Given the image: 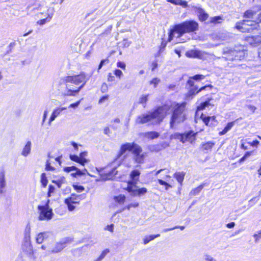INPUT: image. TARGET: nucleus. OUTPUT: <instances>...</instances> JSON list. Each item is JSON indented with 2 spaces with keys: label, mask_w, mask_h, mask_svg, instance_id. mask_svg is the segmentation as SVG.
I'll return each instance as SVG.
<instances>
[{
  "label": "nucleus",
  "mask_w": 261,
  "mask_h": 261,
  "mask_svg": "<svg viewBox=\"0 0 261 261\" xmlns=\"http://www.w3.org/2000/svg\"><path fill=\"white\" fill-rule=\"evenodd\" d=\"M171 111V107L165 105L159 107L153 111L149 112L147 114H144L138 116L136 122L138 124H144L151 122L153 124L160 123Z\"/></svg>",
  "instance_id": "1"
},
{
  "label": "nucleus",
  "mask_w": 261,
  "mask_h": 261,
  "mask_svg": "<svg viewBox=\"0 0 261 261\" xmlns=\"http://www.w3.org/2000/svg\"><path fill=\"white\" fill-rule=\"evenodd\" d=\"M63 82L60 90L61 95L64 96H75L82 88L81 73L78 75L66 76Z\"/></svg>",
  "instance_id": "2"
},
{
  "label": "nucleus",
  "mask_w": 261,
  "mask_h": 261,
  "mask_svg": "<svg viewBox=\"0 0 261 261\" xmlns=\"http://www.w3.org/2000/svg\"><path fill=\"white\" fill-rule=\"evenodd\" d=\"M198 29V23L194 20L184 21L176 24L170 31L169 35V41H170L173 37L179 38L186 33L193 32Z\"/></svg>",
  "instance_id": "3"
},
{
  "label": "nucleus",
  "mask_w": 261,
  "mask_h": 261,
  "mask_svg": "<svg viewBox=\"0 0 261 261\" xmlns=\"http://www.w3.org/2000/svg\"><path fill=\"white\" fill-rule=\"evenodd\" d=\"M126 151H131L133 154V160L137 163L142 164L145 158L144 153L142 148L135 143H126L121 145L120 152L117 155L116 161H117L122 154Z\"/></svg>",
  "instance_id": "4"
},
{
  "label": "nucleus",
  "mask_w": 261,
  "mask_h": 261,
  "mask_svg": "<svg viewBox=\"0 0 261 261\" xmlns=\"http://www.w3.org/2000/svg\"><path fill=\"white\" fill-rule=\"evenodd\" d=\"M186 102L176 103L170 121L171 128H173L175 124L182 122L186 120Z\"/></svg>",
  "instance_id": "5"
},
{
  "label": "nucleus",
  "mask_w": 261,
  "mask_h": 261,
  "mask_svg": "<svg viewBox=\"0 0 261 261\" xmlns=\"http://www.w3.org/2000/svg\"><path fill=\"white\" fill-rule=\"evenodd\" d=\"M259 22H261V12L258 14L257 17L255 19L243 20L237 22L235 27L237 30L242 33L250 32L257 29Z\"/></svg>",
  "instance_id": "6"
},
{
  "label": "nucleus",
  "mask_w": 261,
  "mask_h": 261,
  "mask_svg": "<svg viewBox=\"0 0 261 261\" xmlns=\"http://www.w3.org/2000/svg\"><path fill=\"white\" fill-rule=\"evenodd\" d=\"M223 58L226 60L237 61L243 60L246 55L244 49L225 48L223 50Z\"/></svg>",
  "instance_id": "7"
},
{
  "label": "nucleus",
  "mask_w": 261,
  "mask_h": 261,
  "mask_svg": "<svg viewBox=\"0 0 261 261\" xmlns=\"http://www.w3.org/2000/svg\"><path fill=\"white\" fill-rule=\"evenodd\" d=\"M48 200L45 205H38V209L39 210L38 220L40 221L46 220L48 221L52 219L54 215L53 210L49 208Z\"/></svg>",
  "instance_id": "8"
},
{
  "label": "nucleus",
  "mask_w": 261,
  "mask_h": 261,
  "mask_svg": "<svg viewBox=\"0 0 261 261\" xmlns=\"http://www.w3.org/2000/svg\"><path fill=\"white\" fill-rule=\"evenodd\" d=\"M81 200V195H76L73 194L70 197L65 199L64 202L67 205L68 210L72 211L75 208V205L79 204Z\"/></svg>",
  "instance_id": "9"
},
{
  "label": "nucleus",
  "mask_w": 261,
  "mask_h": 261,
  "mask_svg": "<svg viewBox=\"0 0 261 261\" xmlns=\"http://www.w3.org/2000/svg\"><path fill=\"white\" fill-rule=\"evenodd\" d=\"M72 242V239L70 238H65L62 239L60 242H57L54 247H53L51 252L53 253H57L61 251L64 248H65L67 244Z\"/></svg>",
  "instance_id": "10"
},
{
  "label": "nucleus",
  "mask_w": 261,
  "mask_h": 261,
  "mask_svg": "<svg viewBox=\"0 0 261 261\" xmlns=\"http://www.w3.org/2000/svg\"><path fill=\"white\" fill-rule=\"evenodd\" d=\"M195 135L196 134L193 131H190L183 134L176 133L174 135V136L175 138L179 139L182 143L187 141L192 142L195 139Z\"/></svg>",
  "instance_id": "11"
},
{
  "label": "nucleus",
  "mask_w": 261,
  "mask_h": 261,
  "mask_svg": "<svg viewBox=\"0 0 261 261\" xmlns=\"http://www.w3.org/2000/svg\"><path fill=\"white\" fill-rule=\"evenodd\" d=\"M126 190L130 193V195L133 196L141 197L147 192V189L146 188H138L136 185V186H129L126 187Z\"/></svg>",
  "instance_id": "12"
},
{
  "label": "nucleus",
  "mask_w": 261,
  "mask_h": 261,
  "mask_svg": "<svg viewBox=\"0 0 261 261\" xmlns=\"http://www.w3.org/2000/svg\"><path fill=\"white\" fill-rule=\"evenodd\" d=\"M140 173V172L138 170L136 169L133 170L129 175L131 180L128 181L127 187H129V186H136L138 181Z\"/></svg>",
  "instance_id": "13"
},
{
  "label": "nucleus",
  "mask_w": 261,
  "mask_h": 261,
  "mask_svg": "<svg viewBox=\"0 0 261 261\" xmlns=\"http://www.w3.org/2000/svg\"><path fill=\"white\" fill-rule=\"evenodd\" d=\"M201 118L203 120V122L207 126H215L217 125L218 122L217 120L216 119V117L215 116H206L203 114L201 115Z\"/></svg>",
  "instance_id": "14"
},
{
  "label": "nucleus",
  "mask_w": 261,
  "mask_h": 261,
  "mask_svg": "<svg viewBox=\"0 0 261 261\" xmlns=\"http://www.w3.org/2000/svg\"><path fill=\"white\" fill-rule=\"evenodd\" d=\"M55 12V10L54 8H49L47 9V13L46 14L47 15V16L45 18L41 19L39 20H38L37 22V23L39 25H43L46 22H49L52 18L53 15Z\"/></svg>",
  "instance_id": "15"
},
{
  "label": "nucleus",
  "mask_w": 261,
  "mask_h": 261,
  "mask_svg": "<svg viewBox=\"0 0 261 261\" xmlns=\"http://www.w3.org/2000/svg\"><path fill=\"white\" fill-rule=\"evenodd\" d=\"M261 9V6L254 7L246 11L244 14V17L248 19H254L258 10Z\"/></svg>",
  "instance_id": "16"
},
{
  "label": "nucleus",
  "mask_w": 261,
  "mask_h": 261,
  "mask_svg": "<svg viewBox=\"0 0 261 261\" xmlns=\"http://www.w3.org/2000/svg\"><path fill=\"white\" fill-rule=\"evenodd\" d=\"M229 34L226 32H219L214 35L213 38L216 41H226L229 39Z\"/></svg>",
  "instance_id": "17"
},
{
  "label": "nucleus",
  "mask_w": 261,
  "mask_h": 261,
  "mask_svg": "<svg viewBox=\"0 0 261 261\" xmlns=\"http://www.w3.org/2000/svg\"><path fill=\"white\" fill-rule=\"evenodd\" d=\"M186 56L188 58L201 59L203 56V53L200 50L191 49L186 53Z\"/></svg>",
  "instance_id": "18"
},
{
  "label": "nucleus",
  "mask_w": 261,
  "mask_h": 261,
  "mask_svg": "<svg viewBox=\"0 0 261 261\" xmlns=\"http://www.w3.org/2000/svg\"><path fill=\"white\" fill-rule=\"evenodd\" d=\"M66 109V107L57 108L55 109L51 113L48 121V124L50 125L51 123L54 121L57 117L59 116L61 112Z\"/></svg>",
  "instance_id": "19"
},
{
  "label": "nucleus",
  "mask_w": 261,
  "mask_h": 261,
  "mask_svg": "<svg viewBox=\"0 0 261 261\" xmlns=\"http://www.w3.org/2000/svg\"><path fill=\"white\" fill-rule=\"evenodd\" d=\"M212 86L211 85L205 86L198 89V88L197 87H191V89H190L188 93V95L189 96L195 95L196 94L198 93L199 92L204 90H205L207 88H208L210 90H211L212 89Z\"/></svg>",
  "instance_id": "20"
},
{
  "label": "nucleus",
  "mask_w": 261,
  "mask_h": 261,
  "mask_svg": "<svg viewBox=\"0 0 261 261\" xmlns=\"http://www.w3.org/2000/svg\"><path fill=\"white\" fill-rule=\"evenodd\" d=\"M82 39H75L71 43V48L73 51L80 53L81 50Z\"/></svg>",
  "instance_id": "21"
},
{
  "label": "nucleus",
  "mask_w": 261,
  "mask_h": 261,
  "mask_svg": "<svg viewBox=\"0 0 261 261\" xmlns=\"http://www.w3.org/2000/svg\"><path fill=\"white\" fill-rule=\"evenodd\" d=\"M247 41L251 45L255 46L261 43V36H250L247 38Z\"/></svg>",
  "instance_id": "22"
},
{
  "label": "nucleus",
  "mask_w": 261,
  "mask_h": 261,
  "mask_svg": "<svg viewBox=\"0 0 261 261\" xmlns=\"http://www.w3.org/2000/svg\"><path fill=\"white\" fill-rule=\"evenodd\" d=\"M117 171L116 170V169L114 168L111 171L108 173H106L104 174L101 175V178L103 180H113L114 177V175L116 174Z\"/></svg>",
  "instance_id": "23"
},
{
  "label": "nucleus",
  "mask_w": 261,
  "mask_h": 261,
  "mask_svg": "<svg viewBox=\"0 0 261 261\" xmlns=\"http://www.w3.org/2000/svg\"><path fill=\"white\" fill-rule=\"evenodd\" d=\"M197 10L200 20L205 21L208 18V15L205 12L204 9L201 8H198Z\"/></svg>",
  "instance_id": "24"
},
{
  "label": "nucleus",
  "mask_w": 261,
  "mask_h": 261,
  "mask_svg": "<svg viewBox=\"0 0 261 261\" xmlns=\"http://www.w3.org/2000/svg\"><path fill=\"white\" fill-rule=\"evenodd\" d=\"M31 142L28 141L23 147L21 154L23 156H27L31 152Z\"/></svg>",
  "instance_id": "25"
},
{
  "label": "nucleus",
  "mask_w": 261,
  "mask_h": 261,
  "mask_svg": "<svg viewBox=\"0 0 261 261\" xmlns=\"http://www.w3.org/2000/svg\"><path fill=\"white\" fill-rule=\"evenodd\" d=\"M234 125V121L230 122L227 123L224 128L220 132L219 134L220 136H222L226 134L229 130H230Z\"/></svg>",
  "instance_id": "26"
},
{
  "label": "nucleus",
  "mask_w": 261,
  "mask_h": 261,
  "mask_svg": "<svg viewBox=\"0 0 261 261\" xmlns=\"http://www.w3.org/2000/svg\"><path fill=\"white\" fill-rule=\"evenodd\" d=\"M143 136L150 139L157 138L159 136V134L156 132H149L143 134Z\"/></svg>",
  "instance_id": "27"
},
{
  "label": "nucleus",
  "mask_w": 261,
  "mask_h": 261,
  "mask_svg": "<svg viewBox=\"0 0 261 261\" xmlns=\"http://www.w3.org/2000/svg\"><path fill=\"white\" fill-rule=\"evenodd\" d=\"M6 186L5 173L4 170L0 171V188H5Z\"/></svg>",
  "instance_id": "28"
},
{
  "label": "nucleus",
  "mask_w": 261,
  "mask_h": 261,
  "mask_svg": "<svg viewBox=\"0 0 261 261\" xmlns=\"http://www.w3.org/2000/svg\"><path fill=\"white\" fill-rule=\"evenodd\" d=\"M167 1L175 5L181 6L184 8L188 6L187 2L182 0H167Z\"/></svg>",
  "instance_id": "29"
},
{
  "label": "nucleus",
  "mask_w": 261,
  "mask_h": 261,
  "mask_svg": "<svg viewBox=\"0 0 261 261\" xmlns=\"http://www.w3.org/2000/svg\"><path fill=\"white\" fill-rule=\"evenodd\" d=\"M47 237V232H40L39 234H38L37 237H36V242L38 244H41L44 239Z\"/></svg>",
  "instance_id": "30"
},
{
  "label": "nucleus",
  "mask_w": 261,
  "mask_h": 261,
  "mask_svg": "<svg viewBox=\"0 0 261 261\" xmlns=\"http://www.w3.org/2000/svg\"><path fill=\"white\" fill-rule=\"evenodd\" d=\"M204 187V184L200 185L198 187L191 191L190 195L191 196H195L198 195Z\"/></svg>",
  "instance_id": "31"
},
{
  "label": "nucleus",
  "mask_w": 261,
  "mask_h": 261,
  "mask_svg": "<svg viewBox=\"0 0 261 261\" xmlns=\"http://www.w3.org/2000/svg\"><path fill=\"white\" fill-rule=\"evenodd\" d=\"M210 19V23L214 24L220 23L223 20V17L220 16L212 17Z\"/></svg>",
  "instance_id": "32"
},
{
  "label": "nucleus",
  "mask_w": 261,
  "mask_h": 261,
  "mask_svg": "<svg viewBox=\"0 0 261 261\" xmlns=\"http://www.w3.org/2000/svg\"><path fill=\"white\" fill-rule=\"evenodd\" d=\"M185 175V173L183 172H177L174 174V177L179 183L181 184L184 179Z\"/></svg>",
  "instance_id": "33"
},
{
  "label": "nucleus",
  "mask_w": 261,
  "mask_h": 261,
  "mask_svg": "<svg viewBox=\"0 0 261 261\" xmlns=\"http://www.w3.org/2000/svg\"><path fill=\"white\" fill-rule=\"evenodd\" d=\"M160 236V234H158L156 235H150L148 236H146L143 239V242L145 245L148 244L150 241L153 240L155 238L159 237Z\"/></svg>",
  "instance_id": "34"
},
{
  "label": "nucleus",
  "mask_w": 261,
  "mask_h": 261,
  "mask_svg": "<svg viewBox=\"0 0 261 261\" xmlns=\"http://www.w3.org/2000/svg\"><path fill=\"white\" fill-rule=\"evenodd\" d=\"M211 100V99H209L208 100H206L204 102L201 103L200 105L199 106H198L197 110H202L204 109L206 107H208L209 106L212 105L210 103Z\"/></svg>",
  "instance_id": "35"
},
{
  "label": "nucleus",
  "mask_w": 261,
  "mask_h": 261,
  "mask_svg": "<svg viewBox=\"0 0 261 261\" xmlns=\"http://www.w3.org/2000/svg\"><path fill=\"white\" fill-rule=\"evenodd\" d=\"M71 160L82 164V152L80 153V156L76 155H70Z\"/></svg>",
  "instance_id": "36"
},
{
  "label": "nucleus",
  "mask_w": 261,
  "mask_h": 261,
  "mask_svg": "<svg viewBox=\"0 0 261 261\" xmlns=\"http://www.w3.org/2000/svg\"><path fill=\"white\" fill-rule=\"evenodd\" d=\"M253 237L254 239L255 243H258L261 240V229L256 231L253 235Z\"/></svg>",
  "instance_id": "37"
},
{
  "label": "nucleus",
  "mask_w": 261,
  "mask_h": 261,
  "mask_svg": "<svg viewBox=\"0 0 261 261\" xmlns=\"http://www.w3.org/2000/svg\"><path fill=\"white\" fill-rule=\"evenodd\" d=\"M114 199L116 202L121 204L124 203L125 200V196L124 195H120L118 196H115Z\"/></svg>",
  "instance_id": "38"
},
{
  "label": "nucleus",
  "mask_w": 261,
  "mask_h": 261,
  "mask_svg": "<svg viewBox=\"0 0 261 261\" xmlns=\"http://www.w3.org/2000/svg\"><path fill=\"white\" fill-rule=\"evenodd\" d=\"M109 252V249H105L101 252L99 256L95 261H101Z\"/></svg>",
  "instance_id": "39"
},
{
  "label": "nucleus",
  "mask_w": 261,
  "mask_h": 261,
  "mask_svg": "<svg viewBox=\"0 0 261 261\" xmlns=\"http://www.w3.org/2000/svg\"><path fill=\"white\" fill-rule=\"evenodd\" d=\"M214 144L212 142H207L205 144H204L202 146L203 149L204 150H210L213 147Z\"/></svg>",
  "instance_id": "40"
},
{
  "label": "nucleus",
  "mask_w": 261,
  "mask_h": 261,
  "mask_svg": "<svg viewBox=\"0 0 261 261\" xmlns=\"http://www.w3.org/2000/svg\"><path fill=\"white\" fill-rule=\"evenodd\" d=\"M160 82V80L157 77L153 78L151 81H150L149 84L153 85L154 87H156L158 84Z\"/></svg>",
  "instance_id": "41"
},
{
  "label": "nucleus",
  "mask_w": 261,
  "mask_h": 261,
  "mask_svg": "<svg viewBox=\"0 0 261 261\" xmlns=\"http://www.w3.org/2000/svg\"><path fill=\"white\" fill-rule=\"evenodd\" d=\"M148 95H143L139 99V103L141 104L146 103L148 100Z\"/></svg>",
  "instance_id": "42"
},
{
  "label": "nucleus",
  "mask_w": 261,
  "mask_h": 261,
  "mask_svg": "<svg viewBox=\"0 0 261 261\" xmlns=\"http://www.w3.org/2000/svg\"><path fill=\"white\" fill-rule=\"evenodd\" d=\"M47 179L45 177V174L42 173L41 174V182L43 187H46L47 184Z\"/></svg>",
  "instance_id": "43"
},
{
  "label": "nucleus",
  "mask_w": 261,
  "mask_h": 261,
  "mask_svg": "<svg viewBox=\"0 0 261 261\" xmlns=\"http://www.w3.org/2000/svg\"><path fill=\"white\" fill-rule=\"evenodd\" d=\"M76 170H77V168L73 166L71 167H67L64 168V171L66 172H70Z\"/></svg>",
  "instance_id": "44"
},
{
  "label": "nucleus",
  "mask_w": 261,
  "mask_h": 261,
  "mask_svg": "<svg viewBox=\"0 0 261 261\" xmlns=\"http://www.w3.org/2000/svg\"><path fill=\"white\" fill-rule=\"evenodd\" d=\"M191 78L193 80L199 81V80L203 79L204 78V76L203 75H201V74H197L193 76H192Z\"/></svg>",
  "instance_id": "45"
},
{
  "label": "nucleus",
  "mask_w": 261,
  "mask_h": 261,
  "mask_svg": "<svg viewBox=\"0 0 261 261\" xmlns=\"http://www.w3.org/2000/svg\"><path fill=\"white\" fill-rule=\"evenodd\" d=\"M158 182L160 185L165 186L166 190H167L169 187H171L169 184L162 179H158Z\"/></svg>",
  "instance_id": "46"
},
{
  "label": "nucleus",
  "mask_w": 261,
  "mask_h": 261,
  "mask_svg": "<svg viewBox=\"0 0 261 261\" xmlns=\"http://www.w3.org/2000/svg\"><path fill=\"white\" fill-rule=\"evenodd\" d=\"M80 103H81V100H79V101H76L75 103L70 104L68 106V108L75 109L80 105Z\"/></svg>",
  "instance_id": "47"
},
{
  "label": "nucleus",
  "mask_w": 261,
  "mask_h": 261,
  "mask_svg": "<svg viewBox=\"0 0 261 261\" xmlns=\"http://www.w3.org/2000/svg\"><path fill=\"white\" fill-rule=\"evenodd\" d=\"M87 152L85 151H83V166L85 165V164L89 162L88 159H86L85 157L87 156Z\"/></svg>",
  "instance_id": "48"
},
{
  "label": "nucleus",
  "mask_w": 261,
  "mask_h": 261,
  "mask_svg": "<svg viewBox=\"0 0 261 261\" xmlns=\"http://www.w3.org/2000/svg\"><path fill=\"white\" fill-rule=\"evenodd\" d=\"M204 256L205 261H217L214 258L210 255L205 254Z\"/></svg>",
  "instance_id": "49"
},
{
  "label": "nucleus",
  "mask_w": 261,
  "mask_h": 261,
  "mask_svg": "<svg viewBox=\"0 0 261 261\" xmlns=\"http://www.w3.org/2000/svg\"><path fill=\"white\" fill-rule=\"evenodd\" d=\"M109 63V60L108 59H103L102 60L99 65L98 70H99L101 68L102 66L105 64Z\"/></svg>",
  "instance_id": "50"
},
{
  "label": "nucleus",
  "mask_w": 261,
  "mask_h": 261,
  "mask_svg": "<svg viewBox=\"0 0 261 261\" xmlns=\"http://www.w3.org/2000/svg\"><path fill=\"white\" fill-rule=\"evenodd\" d=\"M75 172H73L71 173V175L73 177H76L77 175H82V171H81L80 169H77V170H75Z\"/></svg>",
  "instance_id": "51"
},
{
  "label": "nucleus",
  "mask_w": 261,
  "mask_h": 261,
  "mask_svg": "<svg viewBox=\"0 0 261 261\" xmlns=\"http://www.w3.org/2000/svg\"><path fill=\"white\" fill-rule=\"evenodd\" d=\"M117 66L123 69H125L126 66L124 62L121 61L117 62Z\"/></svg>",
  "instance_id": "52"
},
{
  "label": "nucleus",
  "mask_w": 261,
  "mask_h": 261,
  "mask_svg": "<svg viewBox=\"0 0 261 261\" xmlns=\"http://www.w3.org/2000/svg\"><path fill=\"white\" fill-rule=\"evenodd\" d=\"M114 74L116 76L119 77V78L122 75V72L119 69H116L114 71Z\"/></svg>",
  "instance_id": "53"
},
{
  "label": "nucleus",
  "mask_w": 261,
  "mask_h": 261,
  "mask_svg": "<svg viewBox=\"0 0 261 261\" xmlns=\"http://www.w3.org/2000/svg\"><path fill=\"white\" fill-rule=\"evenodd\" d=\"M187 84L191 87H193L194 86V82L193 80L191 78V77H189V79L188 80L187 82Z\"/></svg>",
  "instance_id": "54"
},
{
  "label": "nucleus",
  "mask_w": 261,
  "mask_h": 261,
  "mask_svg": "<svg viewBox=\"0 0 261 261\" xmlns=\"http://www.w3.org/2000/svg\"><path fill=\"white\" fill-rule=\"evenodd\" d=\"M54 190H55L54 187L53 185H49V188H48V194L49 196H50V194L51 193H53L54 192Z\"/></svg>",
  "instance_id": "55"
},
{
  "label": "nucleus",
  "mask_w": 261,
  "mask_h": 261,
  "mask_svg": "<svg viewBox=\"0 0 261 261\" xmlns=\"http://www.w3.org/2000/svg\"><path fill=\"white\" fill-rule=\"evenodd\" d=\"M103 133L105 135L109 136L111 133L109 128L108 127H105L103 129Z\"/></svg>",
  "instance_id": "56"
},
{
  "label": "nucleus",
  "mask_w": 261,
  "mask_h": 261,
  "mask_svg": "<svg viewBox=\"0 0 261 261\" xmlns=\"http://www.w3.org/2000/svg\"><path fill=\"white\" fill-rule=\"evenodd\" d=\"M248 155H249V153H246L242 158H241L239 160V162L240 163L243 162L246 160V158L247 156H248Z\"/></svg>",
  "instance_id": "57"
},
{
  "label": "nucleus",
  "mask_w": 261,
  "mask_h": 261,
  "mask_svg": "<svg viewBox=\"0 0 261 261\" xmlns=\"http://www.w3.org/2000/svg\"><path fill=\"white\" fill-rule=\"evenodd\" d=\"M27 244L29 245L28 249H29V254L32 255L33 254V248H32V246L30 245V243L29 242H27Z\"/></svg>",
  "instance_id": "58"
},
{
  "label": "nucleus",
  "mask_w": 261,
  "mask_h": 261,
  "mask_svg": "<svg viewBox=\"0 0 261 261\" xmlns=\"http://www.w3.org/2000/svg\"><path fill=\"white\" fill-rule=\"evenodd\" d=\"M113 227H114V225L113 224H111L110 225H107L106 229L107 230L110 231V232H113Z\"/></svg>",
  "instance_id": "59"
},
{
  "label": "nucleus",
  "mask_w": 261,
  "mask_h": 261,
  "mask_svg": "<svg viewBox=\"0 0 261 261\" xmlns=\"http://www.w3.org/2000/svg\"><path fill=\"white\" fill-rule=\"evenodd\" d=\"M47 10L44 12H40L38 14V16L39 17H45V18L47 16V15L46 14Z\"/></svg>",
  "instance_id": "60"
},
{
  "label": "nucleus",
  "mask_w": 261,
  "mask_h": 261,
  "mask_svg": "<svg viewBox=\"0 0 261 261\" xmlns=\"http://www.w3.org/2000/svg\"><path fill=\"white\" fill-rule=\"evenodd\" d=\"M235 225V223L233 222L229 223L227 224V227L229 228H233Z\"/></svg>",
  "instance_id": "61"
},
{
  "label": "nucleus",
  "mask_w": 261,
  "mask_h": 261,
  "mask_svg": "<svg viewBox=\"0 0 261 261\" xmlns=\"http://www.w3.org/2000/svg\"><path fill=\"white\" fill-rule=\"evenodd\" d=\"M108 80L109 81L112 82L114 80V76H113L111 73H109L108 75Z\"/></svg>",
  "instance_id": "62"
},
{
  "label": "nucleus",
  "mask_w": 261,
  "mask_h": 261,
  "mask_svg": "<svg viewBox=\"0 0 261 261\" xmlns=\"http://www.w3.org/2000/svg\"><path fill=\"white\" fill-rule=\"evenodd\" d=\"M47 115V111H45L44 112L43 116L42 124H43V123L44 122V121H45V119L46 118Z\"/></svg>",
  "instance_id": "63"
},
{
  "label": "nucleus",
  "mask_w": 261,
  "mask_h": 261,
  "mask_svg": "<svg viewBox=\"0 0 261 261\" xmlns=\"http://www.w3.org/2000/svg\"><path fill=\"white\" fill-rule=\"evenodd\" d=\"M108 96H104L102 97L99 100V103H102L103 101H104L105 100L108 99Z\"/></svg>",
  "instance_id": "64"
}]
</instances>
